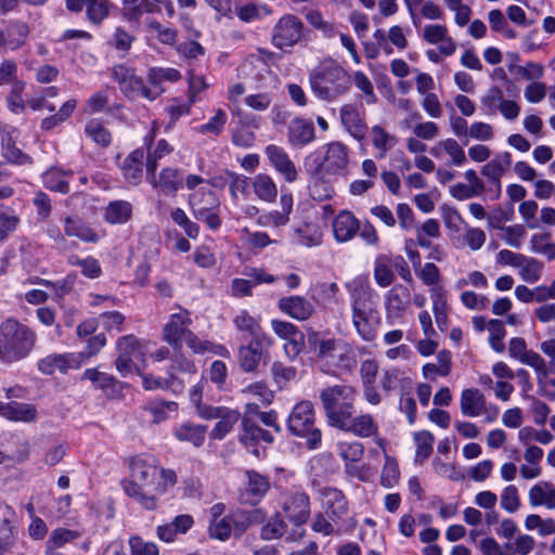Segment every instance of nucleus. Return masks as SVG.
Returning a JSON list of instances; mask_svg holds the SVG:
<instances>
[{
  "mask_svg": "<svg viewBox=\"0 0 555 555\" xmlns=\"http://www.w3.org/2000/svg\"><path fill=\"white\" fill-rule=\"evenodd\" d=\"M129 477L121 481V487L130 499L147 511H154L158 500L178 477L173 469L159 466L151 454H139L128 461Z\"/></svg>",
  "mask_w": 555,
  "mask_h": 555,
  "instance_id": "f257e3e1",
  "label": "nucleus"
},
{
  "mask_svg": "<svg viewBox=\"0 0 555 555\" xmlns=\"http://www.w3.org/2000/svg\"><path fill=\"white\" fill-rule=\"evenodd\" d=\"M112 77L126 98L130 100L145 99L153 102L165 92L163 85L180 80L181 74L172 67H150L145 82L142 77L137 75L133 67L118 64L113 66Z\"/></svg>",
  "mask_w": 555,
  "mask_h": 555,
  "instance_id": "f03ea898",
  "label": "nucleus"
},
{
  "mask_svg": "<svg viewBox=\"0 0 555 555\" xmlns=\"http://www.w3.org/2000/svg\"><path fill=\"white\" fill-rule=\"evenodd\" d=\"M34 330L9 318L0 324V362L12 364L26 359L35 348Z\"/></svg>",
  "mask_w": 555,
  "mask_h": 555,
  "instance_id": "7ed1b4c3",
  "label": "nucleus"
},
{
  "mask_svg": "<svg viewBox=\"0 0 555 555\" xmlns=\"http://www.w3.org/2000/svg\"><path fill=\"white\" fill-rule=\"evenodd\" d=\"M312 93L324 101H333L347 90V72L335 60L326 59L309 74Z\"/></svg>",
  "mask_w": 555,
  "mask_h": 555,
  "instance_id": "20e7f679",
  "label": "nucleus"
},
{
  "mask_svg": "<svg viewBox=\"0 0 555 555\" xmlns=\"http://www.w3.org/2000/svg\"><path fill=\"white\" fill-rule=\"evenodd\" d=\"M308 343L317 352L319 366L324 373L335 376L345 374L347 349L343 340L323 333L312 332L308 335Z\"/></svg>",
  "mask_w": 555,
  "mask_h": 555,
  "instance_id": "39448f33",
  "label": "nucleus"
},
{
  "mask_svg": "<svg viewBox=\"0 0 555 555\" xmlns=\"http://www.w3.org/2000/svg\"><path fill=\"white\" fill-rule=\"evenodd\" d=\"M287 427L293 435L306 438V444L310 450L320 448L322 435L314 427V411L311 402L301 401L293 408Z\"/></svg>",
  "mask_w": 555,
  "mask_h": 555,
  "instance_id": "423d86ee",
  "label": "nucleus"
},
{
  "mask_svg": "<svg viewBox=\"0 0 555 555\" xmlns=\"http://www.w3.org/2000/svg\"><path fill=\"white\" fill-rule=\"evenodd\" d=\"M189 205L193 216L206 223L214 231L220 229V199L217 194L206 186H201L189 196Z\"/></svg>",
  "mask_w": 555,
  "mask_h": 555,
  "instance_id": "0eeeda50",
  "label": "nucleus"
},
{
  "mask_svg": "<svg viewBox=\"0 0 555 555\" xmlns=\"http://www.w3.org/2000/svg\"><path fill=\"white\" fill-rule=\"evenodd\" d=\"M460 410L465 417L476 418L483 416L486 423L495 422L500 414L499 406L488 403L482 391L474 387L462 390Z\"/></svg>",
  "mask_w": 555,
  "mask_h": 555,
  "instance_id": "6e6552de",
  "label": "nucleus"
},
{
  "mask_svg": "<svg viewBox=\"0 0 555 555\" xmlns=\"http://www.w3.org/2000/svg\"><path fill=\"white\" fill-rule=\"evenodd\" d=\"M328 424L339 429L347 425V395L345 386H333L321 393Z\"/></svg>",
  "mask_w": 555,
  "mask_h": 555,
  "instance_id": "1a4fd4ad",
  "label": "nucleus"
},
{
  "mask_svg": "<svg viewBox=\"0 0 555 555\" xmlns=\"http://www.w3.org/2000/svg\"><path fill=\"white\" fill-rule=\"evenodd\" d=\"M512 166V154L501 152L493 159L482 166L481 175L488 179L487 198L496 201L502 193L501 178Z\"/></svg>",
  "mask_w": 555,
  "mask_h": 555,
  "instance_id": "9d476101",
  "label": "nucleus"
},
{
  "mask_svg": "<svg viewBox=\"0 0 555 555\" xmlns=\"http://www.w3.org/2000/svg\"><path fill=\"white\" fill-rule=\"evenodd\" d=\"M304 24L293 15H283L272 29V44L280 49L286 50L299 42L302 36Z\"/></svg>",
  "mask_w": 555,
  "mask_h": 555,
  "instance_id": "9b49d317",
  "label": "nucleus"
},
{
  "mask_svg": "<svg viewBox=\"0 0 555 555\" xmlns=\"http://www.w3.org/2000/svg\"><path fill=\"white\" fill-rule=\"evenodd\" d=\"M318 167L328 173H337L347 166V149L341 142H331L309 156Z\"/></svg>",
  "mask_w": 555,
  "mask_h": 555,
  "instance_id": "f8f14e48",
  "label": "nucleus"
},
{
  "mask_svg": "<svg viewBox=\"0 0 555 555\" xmlns=\"http://www.w3.org/2000/svg\"><path fill=\"white\" fill-rule=\"evenodd\" d=\"M191 323V314L188 310L180 309L178 312L171 313L163 327V340L175 351H181Z\"/></svg>",
  "mask_w": 555,
  "mask_h": 555,
  "instance_id": "ddd939ff",
  "label": "nucleus"
},
{
  "mask_svg": "<svg viewBox=\"0 0 555 555\" xmlns=\"http://www.w3.org/2000/svg\"><path fill=\"white\" fill-rule=\"evenodd\" d=\"M242 426L243 430L240 435V441L249 453L256 457L262 456L263 450L260 448V443H272L274 436L269 430L261 428L249 417L243 420Z\"/></svg>",
  "mask_w": 555,
  "mask_h": 555,
  "instance_id": "4468645a",
  "label": "nucleus"
},
{
  "mask_svg": "<svg viewBox=\"0 0 555 555\" xmlns=\"http://www.w3.org/2000/svg\"><path fill=\"white\" fill-rule=\"evenodd\" d=\"M82 364L83 354L66 352L48 354L38 361L37 367L44 375H53L56 372L66 374L69 370H78Z\"/></svg>",
  "mask_w": 555,
  "mask_h": 555,
  "instance_id": "2eb2a0df",
  "label": "nucleus"
},
{
  "mask_svg": "<svg viewBox=\"0 0 555 555\" xmlns=\"http://www.w3.org/2000/svg\"><path fill=\"white\" fill-rule=\"evenodd\" d=\"M201 418L218 420L210 431V438L221 440L233 429L240 420V413L225 406H215L212 409H202Z\"/></svg>",
  "mask_w": 555,
  "mask_h": 555,
  "instance_id": "dca6fc26",
  "label": "nucleus"
},
{
  "mask_svg": "<svg viewBox=\"0 0 555 555\" xmlns=\"http://www.w3.org/2000/svg\"><path fill=\"white\" fill-rule=\"evenodd\" d=\"M273 345L271 336H261L260 338L250 339L247 345H243L238 349V362L242 370L246 373L255 372L263 357L264 351Z\"/></svg>",
  "mask_w": 555,
  "mask_h": 555,
  "instance_id": "f3484780",
  "label": "nucleus"
},
{
  "mask_svg": "<svg viewBox=\"0 0 555 555\" xmlns=\"http://www.w3.org/2000/svg\"><path fill=\"white\" fill-rule=\"evenodd\" d=\"M271 327L278 337L285 340L283 348L286 357L294 360L304 345L302 332L293 323L276 319L271 320Z\"/></svg>",
  "mask_w": 555,
  "mask_h": 555,
  "instance_id": "a211bd4d",
  "label": "nucleus"
},
{
  "mask_svg": "<svg viewBox=\"0 0 555 555\" xmlns=\"http://www.w3.org/2000/svg\"><path fill=\"white\" fill-rule=\"evenodd\" d=\"M411 301L410 291L401 285L392 286L385 296L386 320L395 323L400 320Z\"/></svg>",
  "mask_w": 555,
  "mask_h": 555,
  "instance_id": "6ab92c4d",
  "label": "nucleus"
},
{
  "mask_svg": "<svg viewBox=\"0 0 555 555\" xmlns=\"http://www.w3.org/2000/svg\"><path fill=\"white\" fill-rule=\"evenodd\" d=\"M237 125L232 130V143L235 146L249 149L255 144V131L260 127V118L253 114L241 113Z\"/></svg>",
  "mask_w": 555,
  "mask_h": 555,
  "instance_id": "aec40b11",
  "label": "nucleus"
},
{
  "mask_svg": "<svg viewBox=\"0 0 555 555\" xmlns=\"http://www.w3.org/2000/svg\"><path fill=\"white\" fill-rule=\"evenodd\" d=\"M282 507L288 520L300 526L310 514L309 496L302 491L294 490L284 498Z\"/></svg>",
  "mask_w": 555,
  "mask_h": 555,
  "instance_id": "412c9836",
  "label": "nucleus"
},
{
  "mask_svg": "<svg viewBox=\"0 0 555 555\" xmlns=\"http://www.w3.org/2000/svg\"><path fill=\"white\" fill-rule=\"evenodd\" d=\"M246 482L241 493L243 502L256 505L262 501L270 489L269 478L256 470H246Z\"/></svg>",
  "mask_w": 555,
  "mask_h": 555,
  "instance_id": "4be33fe9",
  "label": "nucleus"
},
{
  "mask_svg": "<svg viewBox=\"0 0 555 555\" xmlns=\"http://www.w3.org/2000/svg\"><path fill=\"white\" fill-rule=\"evenodd\" d=\"M423 39L429 44L437 46L439 52L443 56H451L456 51V42L449 35V30L446 25H426L423 28Z\"/></svg>",
  "mask_w": 555,
  "mask_h": 555,
  "instance_id": "5701e85b",
  "label": "nucleus"
},
{
  "mask_svg": "<svg viewBox=\"0 0 555 555\" xmlns=\"http://www.w3.org/2000/svg\"><path fill=\"white\" fill-rule=\"evenodd\" d=\"M264 153L270 165L286 182L292 183L296 181L298 175L297 168L283 147L270 144L266 147Z\"/></svg>",
  "mask_w": 555,
  "mask_h": 555,
  "instance_id": "b1692460",
  "label": "nucleus"
},
{
  "mask_svg": "<svg viewBox=\"0 0 555 555\" xmlns=\"http://www.w3.org/2000/svg\"><path fill=\"white\" fill-rule=\"evenodd\" d=\"M81 533L64 527L53 529L46 541V555H67L65 550L68 545L75 544Z\"/></svg>",
  "mask_w": 555,
  "mask_h": 555,
  "instance_id": "393cba45",
  "label": "nucleus"
},
{
  "mask_svg": "<svg viewBox=\"0 0 555 555\" xmlns=\"http://www.w3.org/2000/svg\"><path fill=\"white\" fill-rule=\"evenodd\" d=\"M28 26L20 21L10 22L5 28H0V50L15 51L22 48L28 37Z\"/></svg>",
  "mask_w": 555,
  "mask_h": 555,
  "instance_id": "a878e982",
  "label": "nucleus"
},
{
  "mask_svg": "<svg viewBox=\"0 0 555 555\" xmlns=\"http://www.w3.org/2000/svg\"><path fill=\"white\" fill-rule=\"evenodd\" d=\"M429 153L437 159H444L448 157V163L456 167L463 166L467 160L465 151L453 138H447L438 141L430 147Z\"/></svg>",
  "mask_w": 555,
  "mask_h": 555,
  "instance_id": "bb28decb",
  "label": "nucleus"
},
{
  "mask_svg": "<svg viewBox=\"0 0 555 555\" xmlns=\"http://www.w3.org/2000/svg\"><path fill=\"white\" fill-rule=\"evenodd\" d=\"M157 130H158V122L154 120L152 122V128H151L150 132L144 137V144L147 147V158H146V173L147 175L156 172L157 162L159 159H162L164 156H166L172 152V147L164 139L159 140L154 147L152 146V141L154 140V137H155Z\"/></svg>",
  "mask_w": 555,
  "mask_h": 555,
  "instance_id": "cd10ccee",
  "label": "nucleus"
},
{
  "mask_svg": "<svg viewBox=\"0 0 555 555\" xmlns=\"http://www.w3.org/2000/svg\"><path fill=\"white\" fill-rule=\"evenodd\" d=\"M278 307L284 314L297 321L308 320L314 311L312 304L307 298L297 295L282 297L278 301Z\"/></svg>",
  "mask_w": 555,
  "mask_h": 555,
  "instance_id": "c85d7f7f",
  "label": "nucleus"
},
{
  "mask_svg": "<svg viewBox=\"0 0 555 555\" xmlns=\"http://www.w3.org/2000/svg\"><path fill=\"white\" fill-rule=\"evenodd\" d=\"M0 416L12 422L31 423L37 420L38 412L31 403L0 401Z\"/></svg>",
  "mask_w": 555,
  "mask_h": 555,
  "instance_id": "c756f323",
  "label": "nucleus"
},
{
  "mask_svg": "<svg viewBox=\"0 0 555 555\" xmlns=\"http://www.w3.org/2000/svg\"><path fill=\"white\" fill-rule=\"evenodd\" d=\"M233 325L237 332L251 339L268 336L262 332L261 318L251 314L247 309H241L235 312L232 319Z\"/></svg>",
  "mask_w": 555,
  "mask_h": 555,
  "instance_id": "7c9ffc66",
  "label": "nucleus"
},
{
  "mask_svg": "<svg viewBox=\"0 0 555 555\" xmlns=\"http://www.w3.org/2000/svg\"><path fill=\"white\" fill-rule=\"evenodd\" d=\"M353 312L357 309L365 311L375 309V292L370 284L367 276H359L353 281L352 287Z\"/></svg>",
  "mask_w": 555,
  "mask_h": 555,
  "instance_id": "2f4dec72",
  "label": "nucleus"
},
{
  "mask_svg": "<svg viewBox=\"0 0 555 555\" xmlns=\"http://www.w3.org/2000/svg\"><path fill=\"white\" fill-rule=\"evenodd\" d=\"M142 386L145 390H170L178 395L184 389V382L172 372H167V377L155 376L141 372Z\"/></svg>",
  "mask_w": 555,
  "mask_h": 555,
  "instance_id": "473e14b6",
  "label": "nucleus"
},
{
  "mask_svg": "<svg viewBox=\"0 0 555 555\" xmlns=\"http://www.w3.org/2000/svg\"><path fill=\"white\" fill-rule=\"evenodd\" d=\"M352 322L362 339L371 341L375 338L378 326V315L375 309L365 311L357 309L352 314Z\"/></svg>",
  "mask_w": 555,
  "mask_h": 555,
  "instance_id": "72a5a7b5",
  "label": "nucleus"
},
{
  "mask_svg": "<svg viewBox=\"0 0 555 555\" xmlns=\"http://www.w3.org/2000/svg\"><path fill=\"white\" fill-rule=\"evenodd\" d=\"M133 206L125 199L111 201L103 211V220L111 225H122L132 218Z\"/></svg>",
  "mask_w": 555,
  "mask_h": 555,
  "instance_id": "f704fd0d",
  "label": "nucleus"
},
{
  "mask_svg": "<svg viewBox=\"0 0 555 555\" xmlns=\"http://www.w3.org/2000/svg\"><path fill=\"white\" fill-rule=\"evenodd\" d=\"M314 126L312 121L296 118L288 126V141L295 147H302L314 140Z\"/></svg>",
  "mask_w": 555,
  "mask_h": 555,
  "instance_id": "c9c22d12",
  "label": "nucleus"
},
{
  "mask_svg": "<svg viewBox=\"0 0 555 555\" xmlns=\"http://www.w3.org/2000/svg\"><path fill=\"white\" fill-rule=\"evenodd\" d=\"M528 500L532 507L544 506L547 509H555V486L550 481L533 485L529 490Z\"/></svg>",
  "mask_w": 555,
  "mask_h": 555,
  "instance_id": "e433bc0d",
  "label": "nucleus"
},
{
  "mask_svg": "<svg viewBox=\"0 0 555 555\" xmlns=\"http://www.w3.org/2000/svg\"><path fill=\"white\" fill-rule=\"evenodd\" d=\"M207 427L191 422L182 423L173 428V437L181 442H189L198 448L205 442Z\"/></svg>",
  "mask_w": 555,
  "mask_h": 555,
  "instance_id": "4c0bfd02",
  "label": "nucleus"
},
{
  "mask_svg": "<svg viewBox=\"0 0 555 555\" xmlns=\"http://www.w3.org/2000/svg\"><path fill=\"white\" fill-rule=\"evenodd\" d=\"M147 177L153 186L164 193H175L181 185V177L177 168L166 167L162 169L158 178H156V172L147 175Z\"/></svg>",
  "mask_w": 555,
  "mask_h": 555,
  "instance_id": "58836bf2",
  "label": "nucleus"
},
{
  "mask_svg": "<svg viewBox=\"0 0 555 555\" xmlns=\"http://www.w3.org/2000/svg\"><path fill=\"white\" fill-rule=\"evenodd\" d=\"M487 240L486 232L476 227L465 224L464 233L460 236L452 237V242L457 248H469L472 251H477L482 248Z\"/></svg>",
  "mask_w": 555,
  "mask_h": 555,
  "instance_id": "ea45409f",
  "label": "nucleus"
},
{
  "mask_svg": "<svg viewBox=\"0 0 555 555\" xmlns=\"http://www.w3.org/2000/svg\"><path fill=\"white\" fill-rule=\"evenodd\" d=\"M83 378L89 379L96 388L101 389L107 397H115L119 392L118 380L107 374L98 371L96 369H87L83 373Z\"/></svg>",
  "mask_w": 555,
  "mask_h": 555,
  "instance_id": "a19ab883",
  "label": "nucleus"
},
{
  "mask_svg": "<svg viewBox=\"0 0 555 555\" xmlns=\"http://www.w3.org/2000/svg\"><path fill=\"white\" fill-rule=\"evenodd\" d=\"M234 11L236 16L244 23H253L261 20L263 16L272 14V10L269 5L264 3L257 4L250 0H248L247 3H242L237 0L234 5Z\"/></svg>",
  "mask_w": 555,
  "mask_h": 555,
  "instance_id": "79ce46f5",
  "label": "nucleus"
},
{
  "mask_svg": "<svg viewBox=\"0 0 555 555\" xmlns=\"http://www.w3.org/2000/svg\"><path fill=\"white\" fill-rule=\"evenodd\" d=\"M72 171H65L61 168H50L42 175L43 185L50 191L67 194L69 192V179Z\"/></svg>",
  "mask_w": 555,
  "mask_h": 555,
  "instance_id": "37998d69",
  "label": "nucleus"
},
{
  "mask_svg": "<svg viewBox=\"0 0 555 555\" xmlns=\"http://www.w3.org/2000/svg\"><path fill=\"white\" fill-rule=\"evenodd\" d=\"M436 360L437 363H426L423 365L422 373L426 379L435 380L437 376L446 377L451 373L452 359L450 351H439Z\"/></svg>",
  "mask_w": 555,
  "mask_h": 555,
  "instance_id": "c03bdc74",
  "label": "nucleus"
},
{
  "mask_svg": "<svg viewBox=\"0 0 555 555\" xmlns=\"http://www.w3.org/2000/svg\"><path fill=\"white\" fill-rule=\"evenodd\" d=\"M322 231L315 223H304L294 230V243L308 248L322 243Z\"/></svg>",
  "mask_w": 555,
  "mask_h": 555,
  "instance_id": "a18cd8bd",
  "label": "nucleus"
},
{
  "mask_svg": "<svg viewBox=\"0 0 555 555\" xmlns=\"http://www.w3.org/2000/svg\"><path fill=\"white\" fill-rule=\"evenodd\" d=\"M254 193L258 199L273 203L278 196V188L274 180L267 173H258L253 179Z\"/></svg>",
  "mask_w": 555,
  "mask_h": 555,
  "instance_id": "49530a36",
  "label": "nucleus"
},
{
  "mask_svg": "<svg viewBox=\"0 0 555 555\" xmlns=\"http://www.w3.org/2000/svg\"><path fill=\"white\" fill-rule=\"evenodd\" d=\"M16 130H12L2 135V155L11 164L25 165L30 163V157L25 154L22 150L15 146L13 141Z\"/></svg>",
  "mask_w": 555,
  "mask_h": 555,
  "instance_id": "de8ad7c7",
  "label": "nucleus"
},
{
  "mask_svg": "<svg viewBox=\"0 0 555 555\" xmlns=\"http://www.w3.org/2000/svg\"><path fill=\"white\" fill-rule=\"evenodd\" d=\"M128 341L129 340L126 339L117 340L118 357L116 359L115 366L119 374L124 377H127L132 373H138L140 375L144 369V365H139L138 362L131 360L129 358V354L126 353V348H128Z\"/></svg>",
  "mask_w": 555,
  "mask_h": 555,
  "instance_id": "09e8293b",
  "label": "nucleus"
},
{
  "mask_svg": "<svg viewBox=\"0 0 555 555\" xmlns=\"http://www.w3.org/2000/svg\"><path fill=\"white\" fill-rule=\"evenodd\" d=\"M543 268V262L524 255L522 259L518 263L517 270L518 275L524 282L534 284L541 280Z\"/></svg>",
  "mask_w": 555,
  "mask_h": 555,
  "instance_id": "8fccbe9b",
  "label": "nucleus"
},
{
  "mask_svg": "<svg viewBox=\"0 0 555 555\" xmlns=\"http://www.w3.org/2000/svg\"><path fill=\"white\" fill-rule=\"evenodd\" d=\"M15 512L9 505L0 503V548L8 547L13 542V521Z\"/></svg>",
  "mask_w": 555,
  "mask_h": 555,
  "instance_id": "3c124183",
  "label": "nucleus"
},
{
  "mask_svg": "<svg viewBox=\"0 0 555 555\" xmlns=\"http://www.w3.org/2000/svg\"><path fill=\"white\" fill-rule=\"evenodd\" d=\"M67 262L73 267L80 268L81 274L87 279L95 280L102 275L101 263L96 258L92 256L81 258L77 255H70Z\"/></svg>",
  "mask_w": 555,
  "mask_h": 555,
  "instance_id": "603ef678",
  "label": "nucleus"
},
{
  "mask_svg": "<svg viewBox=\"0 0 555 555\" xmlns=\"http://www.w3.org/2000/svg\"><path fill=\"white\" fill-rule=\"evenodd\" d=\"M194 100L191 99H172L169 105L166 107V112L170 118V121L165 127V132H169L175 124L184 116L191 113V108L194 105Z\"/></svg>",
  "mask_w": 555,
  "mask_h": 555,
  "instance_id": "864d4df0",
  "label": "nucleus"
},
{
  "mask_svg": "<svg viewBox=\"0 0 555 555\" xmlns=\"http://www.w3.org/2000/svg\"><path fill=\"white\" fill-rule=\"evenodd\" d=\"M227 121V113L223 109L218 108L215 111L214 116L210 117L207 122L195 127L194 130L196 133L216 138L222 133Z\"/></svg>",
  "mask_w": 555,
  "mask_h": 555,
  "instance_id": "5fc2aeb1",
  "label": "nucleus"
},
{
  "mask_svg": "<svg viewBox=\"0 0 555 555\" xmlns=\"http://www.w3.org/2000/svg\"><path fill=\"white\" fill-rule=\"evenodd\" d=\"M338 287L336 283L317 282L310 287L311 298L320 305L330 306L336 301Z\"/></svg>",
  "mask_w": 555,
  "mask_h": 555,
  "instance_id": "6e6d98bb",
  "label": "nucleus"
},
{
  "mask_svg": "<svg viewBox=\"0 0 555 555\" xmlns=\"http://www.w3.org/2000/svg\"><path fill=\"white\" fill-rule=\"evenodd\" d=\"M76 107L77 101L75 99L66 101L55 114L41 120V129L48 131L63 124L72 116Z\"/></svg>",
  "mask_w": 555,
  "mask_h": 555,
  "instance_id": "4d7b16f0",
  "label": "nucleus"
},
{
  "mask_svg": "<svg viewBox=\"0 0 555 555\" xmlns=\"http://www.w3.org/2000/svg\"><path fill=\"white\" fill-rule=\"evenodd\" d=\"M65 233L68 236H76L83 242L96 243L99 235L80 220L67 218L65 221Z\"/></svg>",
  "mask_w": 555,
  "mask_h": 555,
  "instance_id": "13d9d810",
  "label": "nucleus"
},
{
  "mask_svg": "<svg viewBox=\"0 0 555 555\" xmlns=\"http://www.w3.org/2000/svg\"><path fill=\"white\" fill-rule=\"evenodd\" d=\"M178 403L175 401L154 400L145 405V410L153 416V422L159 424L169 417V414L178 411Z\"/></svg>",
  "mask_w": 555,
  "mask_h": 555,
  "instance_id": "bf43d9fd",
  "label": "nucleus"
},
{
  "mask_svg": "<svg viewBox=\"0 0 555 555\" xmlns=\"http://www.w3.org/2000/svg\"><path fill=\"white\" fill-rule=\"evenodd\" d=\"M170 218L175 224H177L184 231L188 237L193 240L198 237L199 225L196 222L192 221L182 208H172L170 210Z\"/></svg>",
  "mask_w": 555,
  "mask_h": 555,
  "instance_id": "052dcab7",
  "label": "nucleus"
},
{
  "mask_svg": "<svg viewBox=\"0 0 555 555\" xmlns=\"http://www.w3.org/2000/svg\"><path fill=\"white\" fill-rule=\"evenodd\" d=\"M70 505L72 496L69 494L61 495L53 499L42 514L49 519L61 520L69 513Z\"/></svg>",
  "mask_w": 555,
  "mask_h": 555,
  "instance_id": "680f3d73",
  "label": "nucleus"
},
{
  "mask_svg": "<svg viewBox=\"0 0 555 555\" xmlns=\"http://www.w3.org/2000/svg\"><path fill=\"white\" fill-rule=\"evenodd\" d=\"M374 280L380 287H388L395 281V273L386 256H378L374 262Z\"/></svg>",
  "mask_w": 555,
  "mask_h": 555,
  "instance_id": "e2e57ef3",
  "label": "nucleus"
},
{
  "mask_svg": "<svg viewBox=\"0 0 555 555\" xmlns=\"http://www.w3.org/2000/svg\"><path fill=\"white\" fill-rule=\"evenodd\" d=\"M76 280L77 275L75 273H69L63 279L54 282L44 279H38L35 283L50 287L57 298H63L72 292Z\"/></svg>",
  "mask_w": 555,
  "mask_h": 555,
  "instance_id": "0e129e2a",
  "label": "nucleus"
},
{
  "mask_svg": "<svg viewBox=\"0 0 555 555\" xmlns=\"http://www.w3.org/2000/svg\"><path fill=\"white\" fill-rule=\"evenodd\" d=\"M487 328L489 331L488 341L490 347L498 353L503 352L505 349L503 339L506 335L503 322L496 319L490 320L487 324Z\"/></svg>",
  "mask_w": 555,
  "mask_h": 555,
  "instance_id": "69168bd1",
  "label": "nucleus"
},
{
  "mask_svg": "<svg viewBox=\"0 0 555 555\" xmlns=\"http://www.w3.org/2000/svg\"><path fill=\"white\" fill-rule=\"evenodd\" d=\"M88 138L101 146H107L111 143L112 135L99 119H91L85 127Z\"/></svg>",
  "mask_w": 555,
  "mask_h": 555,
  "instance_id": "338daca9",
  "label": "nucleus"
},
{
  "mask_svg": "<svg viewBox=\"0 0 555 555\" xmlns=\"http://www.w3.org/2000/svg\"><path fill=\"white\" fill-rule=\"evenodd\" d=\"M434 436L427 430H421L414 434L416 444L415 461H425L433 452Z\"/></svg>",
  "mask_w": 555,
  "mask_h": 555,
  "instance_id": "774afa93",
  "label": "nucleus"
}]
</instances>
